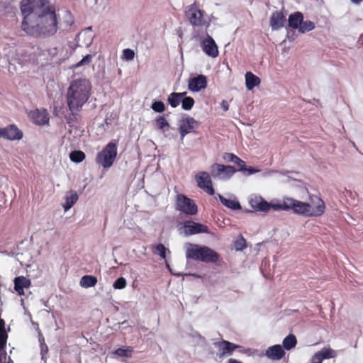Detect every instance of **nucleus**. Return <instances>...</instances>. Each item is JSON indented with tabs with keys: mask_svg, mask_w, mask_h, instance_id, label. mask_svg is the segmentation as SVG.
<instances>
[{
	"mask_svg": "<svg viewBox=\"0 0 363 363\" xmlns=\"http://www.w3.org/2000/svg\"><path fill=\"white\" fill-rule=\"evenodd\" d=\"M157 128L163 132L167 130L169 128V124L164 116H160L155 119Z\"/></svg>",
	"mask_w": 363,
	"mask_h": 363,
	"instance_id": "c756f323",
	"label": "nucleus"
},
{
	"mask_svg": "<svg viewBox=\"0 0 363 363\" xmlns=\"http://www.w3.org/2000/svg\"><path fill=\"white\" fill-rule=\"evenodd\" d=\"M70 160L74 162H81L85 158V154L82 151H73L69 155Z\"/></svg>",
	"mask_w": 363,
	"mask_h": 363,
	"instance_id": "2f4dec72",
	"label": "nucleus"
},
{
	"mask_svg": "<svg viewBox=\"0 0 363 363\" xmlns=\"http://www.w3.org/2000/svg\"><path fill=\"white\" fill-rule=\"evenodd\" d=\"M289 210L306 216H319L324 213L325 204L319 197L311 199V203L288 198Z\"/></svg>",
	"mask_w": 363,
	"mask_h": 363,
	"instance_id": "7ed1b4c3",
	"label": "nucleus"
},
{
	"mask_svg": "<svg viewBox=\"0 0 363 363\" xmlns=\"http://www.w3.org/2000/svg\"><path fill=\"white\" fill-rule=\"evenodd\" d=\"M185 250L187 259L215 263L219 258L218 254L207 246L187 242L185 244Z\"/></svg>",
	"mask_w": 363,
	"mask_h": 363,
	"instance_id": "20e7f679",
	"label": "nucleus"
},
{
	"mask_svg": "<svg viewBox=\"0 0 363 363\" xmlns=\"http://www.w3.org/2000/svg\"><path fill=\"white\" fill-rule=\"evenodd\" d=\"M207 86V78L203 74L191 76L188 79V89L192 92L204 90Z\"/></svg>",
	"mask_w": 363,
	"mask_h": 363,
	"instance_id": "ddd939ff",
	"label": "nucleus"
},
{
	"mask_svg": "<svg viewBox=\"0 0 363 363\" xmlns=\"http://www.w3.org/2000/svg\"><path fill=\"white\" fill-rule=\"evenodd\" d=\"M235 164H236L239 167V171L243 172L245 170V162L238 157H237Z\"/></svg>",
	"mask_w": 363,
	"mask_h": 363,
	"instance_id": "37998d69",
	"label": "nucleus"
},
{
	"mask_svg": "<svg viewBox=\"0 0 363 363\" xmlns=\"http://www.w3.org/2000/svg\"><path fill=\"white\" fill-rule=\"evenodd\" d=\"M14 289L18 293V295L23 296L24 295L23 289L29 288L31 285L30 279L23 277L19 276L14 279Z\"/></svg>",
	"mask_w": 363,
	"mask_h": 363,
	"instance_id": "aec40b11",
	"label": "nucleus"
},
{
	"mask_svg": "<svg viewBox=\"0 0 363 363\" xmlns=\"http://www.w3.org/2000/svg\"><path fill=\"white\" fill-rule=\"evenodd\" d=\"M184 233L186 235H195L198 233H207L208 227L205 225L194 221H186L184 223Z\"/></svg>",
	"mask_w": 363,
	"mask_h": 363,
	"instance_id": "2eb2a0df",
	"label": "nucleus"
},
{
	"mask_svg": "<svg viewBox=\"0 0 363 363\" xmlns=\"http://www.w3.org/2000/svg\"><path fill=\"white\" fill-rule=\"evenodd\" d=\"M79 284L83 288L92 287L97 284V278L91 275H84L81 278Z\"/></svg>",
	"mask_w": 363,
	"mask_h": 363,
	"instance_id": "393cba45",
	"label": "nucleus"
},
{
	"mask_svg": "<svg viewBox=\"0 0 363 363\" xmlns=\"http://www.w3.org/2000/svg\"><path fill=\"white\" fill-rule=\"evenodd\" d=\"M182 107L184 110L189 111L192 108L194 104V100L192 97H184L182 101Z\"/></svg>",
	"mask_w": 363,
	"mask_h": 363,
	"instance_id": "f704fd0d",
	"label": "nucleus"
},
{
	"mask_svg": "<svg viewBox=\"0 0 363 363\" xmlns=\"http://www.w3.org/2000/svg\"><path fill=\"white\" fill-rule=\"evenodd\" d=\"M260 172V169H255L252 167H245V170L243 171V172L246 174V175H251V174H255V173H257V172Z\"/></svg>",
	"mask_w": 363,
	"mask_h": 363,
	"instance_id": "c03bdc74",
	"label": "nucleus"
},
{
	"mask_svg": "<svg viewBox=\"0 0 363 363\" xmlns=\"http://www.w3.org/2000/svg\"><path fill=\"white\" fill-rule=\"evenodd\" d=\"M336 351L324 347L319 352L315 353L311 359V363H322L325 359H330L336 357Z\"/></svg>",
	"mask_w": 363,
	"mask_h": 363,
	"instance_id": "f3484780",
	"label": "nucleus"
},
{
	"mask_svg": "<svg viewBox=\"0 0 363 363\" xmlns=\"http://www.w3.org/2000/svg\"><path fill=\"white\" fill-rule=\"evenodd\" d=\"M210 171L213 178H218L221 180L230 179L235 172V169L233 166H225L218 163L212 164L210 167Z\"/></svg>",
	"mask_w": 363,
	"mask_h": 363,
	"instance_id": "6e6552de",
	"label": "nucleus"
},
{
	"mask_svg": "<svg viewBox=\"0 0 363 363\" xmlns=\"http://www.w3.org/2000/svg\"><path fill=\"white\" fill-rule=\"evenodd\" d=\"M286 22V16L282 11L274 12L269 21V24L273 30H277L283 28Z\"/></svg>",
	"mask_w": 363,
	"mask_h": 363,
	"instance_id": "a211bd4d",
	"label": "nucleus"
},
{
	"mask_svg": "<svg viewBox=\"0 0 363 363\" xmlns=\"http://www.w3.org/2000/svg\"><path fill=\"white\" fill-rule=\"evenodd\" d=\"M186 16L194 27L208 28L210 21L204 16V11L199 9L196 3L189 5L186 10Z\"/></svg>",
	"mask_w": 363,
	"mask_h": 363,
	"instance_id": "39448f33",
	"label": "nucleus"
},
{
	"mask_svg": "<svg viewBox=\"0 0 363 363\" xmlns=\"http://www.w3.org/2000/svg\"><path fill=\"white\" fill-rule=\"evenodd\" d=\"M133 352V349L130 346L125 347L124 348H118L112 352V355L114 357H131Z\"/></svg>",
	"mask_w": 363,
	"mask_h": 363,
	"instance_id": "a878e982",
	"label": "nucleus"
},
{
	"mask_svg": "<svg viewBox=\"0 0 363 363\" xmlns=\"http://www.w3.org/2000/svg\"><path fill=\"white\" fill-rule=\"evenodd\" d=\"M151 108L157 113H162L165 111V106L162 101H154L151 105Z\"/></svg>",
	"mask_w": 363,
	"mask_h": 363,
	"instance_id": "4c0bfd02",
	"label": "nucleus"
},
{
	"mask_svg": "<svg viewBox=\"0 0 363 363\" xmlns=\"http://www.w3.org/2000/svg\"><path fill=\"white\" fill-rule=\"evenodd\" d=\"M4 128H0V138H3L4 135Z\"/></svg>",
	"mask_w": 363,
	"mask_h": 363,
	"instance_id": "603ef678",
	"label": "nucleus"
},
{
	"mask_svg": "<svg viewBox=\"0 0 363 363\" xmlns=\"http://www.w3.org/2000/svg\"><path fill=\"white\" fill-rule=\"evenodd\" d=\"M167 101L172 108L177 107L182 101L176 95V92L170 94L168 96Z\"/></svg>",
	"mask_w": 363,
	"mask_h": 363,
	"instance_id": "e433bc0d",
	"label": "nucleus"
},
{
	"mask_svg": "<svg viewBox=\"0 0 363 363\" xmlns=\"http://www.w3.org/2000/svg\"><path fill=\"white\" fill-rule=\"evenodd\" d=\"M237 157H238V156H236L235 155H234L233 153H225L223 155V159L226 162H230L235 163V160H237Z\"/></svg>",
	"mask_w": 363,
	"mask_h": 363,
	"instance_id": "79ce46f5",
	"label": "nucleus"
},
{
	"mask_svg": "<svg viewBox=\"0 0 363 363\" xmlns=\"http://www.w3.org/2000/svg\"><path fill=\"white\" fill-rule=\"evenodd\" d=\"M314 28H315V26L312 21H303V20L298 30L301 33H303L307 31L312 30Z\"/></svg>",
	"mask_w": 363,
	"mask_h": 363,
	"instance_id": "72a5a7b5",
	"label": "nucleus"
},
{
	"mask_svg": "<svg viewBox=\"0 0 363 363\" xmlns=\"http://www.w3.org/2000/svg\"><path fill=\"white\" fill-rule=\"evenodd\" d=\"M126 284L127 283L125 279L123 277H120L114 281L113 286L116 289H123L125 287Z\"/></svg>",
	"mask_w": 363,
	"mask_h": 363,
	"instance_id": "ea45409f",
	"label": "nucleus"
},
{
	"mask_svg": "<svg viewBox=\"0 0 363 363\" xmlns=\"http://www.w3.org/2000/svg\"><path fill=\"white\" fill-rule=\"evenodd\" d=\"M213 345L218 350L219 358L231 355L233 351L239 347L238 345L224 340L216 342Z\"/></svg>",
	"mask_w": 363,
	"mask_h": 363,
	"instance_id": "4468645a",
	"label": "nucleus"
},
{
	"mask_svg": "<svg viewBox=\"0 0 363 363\" xmlns=\"http://www.w3.org/2000/svg\"><path fill=\"white\" fill-rule=\"evenodd\" d=\"M154 253H157L162 259L166 258V253H170V251L164 247L163 244H158L152 247Z\"/></svg>",
	"mask_w": 363,
	"mask_h": 363,
	"instance_id": "7c9ffc66",
	"label": "nucleus"
},
{
	"mask_svg": "<svg viewBox=\"0 0 363 363\" xmlns=\"http://www.w3.org/2000/svg\"><path fill=\"white\" fill-rule=\"evenodd\" d=\"M78 195L76 192H71L69 196H66V202L63 205L65 211H67L71 208L73 205L77 201Z\"/></svg>",
	"mask_w": 363,
	"mask_h": 363,
	"instance_id": "cd10ccee",
	"label": "nucleus"
},
{
	"mask_svg": "<svg viewBox=\"0 0 363 363\" xmlns=\"http://www.w3.org/2000/svg\"><path fill=\"white\" fill-rule=\"evenodd\" d=\"M117 155V147L114 143H108L106 147L97 154L96 161L104 168L112 166Z\"/></svg>",
	"mask_w": 363,
	"mask_h": 363,
	"instance_id": "423d86ee",
	"label": "nucleus"
},
{
	"mask_svg": "<svg viewBox=\"0 0 363 363\" xmlns=\"http://www.w3.org/2000/svg\"><path fill=\"white\" fill-rule=\"evenodd\" d=\"M285 352L280 345H275L267 348L265 356L272 360H279L284 357Z\"/></svg>",
	"mask_w": 363,
	"mask_h": 363,
	"instance_id": "6ab92c4d",
	"label": "nucleus"
},
{
	"mask_svg": "<svg viewBox=\"0 0 363 363\" xmlns=\"http://www.w3.org/2000/svg\"><path fill=\"white\" fill-rule=\"evenodd\" d=\"M220 106L225 111L229 109L228 103L225 100L222 101Z\"/></svg>",
	"mask_w": 363,
	"mask_h": 363,
	"instance_id": "de8ad7c7",
	"label": "nucleus"
},
{
	"mask_svg": "<svg viewBox=\"0 0 363 363\" xmlns=\"http://www.w3.org/2000/svg\"><path fill=\"white\" fill-rule=\"evenodd\" d=\"M91 94V84L89 80L79 78L73 80L67 91V104L69 111L74 113L81 110Z\"/></svg>",
	"mask_w": 363,
	"mask_h": 363,
	"instance_id": "f03ea898",
	"label": "nucleus"
},
{
	"mask_svg": "<svg viewBox=\"0 0 363 363\" xmlns=\"http://www.w3.org/2000/svg\"><path fill=\"white\" fill-rule=\"evenodd\" d=\"M186 92H182V93H177V92H176V95H177V97H179V99L181 101H182V99H183L184 97H186V96H186Z\"/></svg>",
	"mask_w": 363,
	"mask_h": 363,
	"instance_id": "09e8293b",
	"label": "nucleus"
},
{
	"mask_svg": "<svg viewBox=\"0 0 363 363\" xmlns=\"http://www.w3.org/2000/svg\"><path fill=\"white\" fill-rule=\"evenodd\" d=\"M30 116L33 123L38 125H45L49 121L48 113L45 110L40 111L37 109L31 112Z\"/></svg>",
	"mask_w": 363,
	"mask_h": 363,
	"instance_id": "4be33fe9",
	"label": "nucleus"
},
{
	"mask_svg": "<svg viewBox=\"0 0 363 363\" xmlns=\"http://www.w3.org/2000/svg\"><path fill=\"white\" fill-rule=\"evenodd\" d=\"M135 57V52L129 48L125 49L123 51L122 58L126 61L133 60Z\"/></svg>",
	"mask_w": 363,
	"mask_h": 363,
	"instance_id": "58836bf2",
	"label": "nucleus"
},
{
	"mask_svg": "<svg viewBox=\"0 0 363 363\" xmlns=\"http://www.w3.org/2000/svg\"><path fill=\"white\" fill-rule=\"evenodd\" d=\"M228 363H242L240 361H238L235 359H230L228 362Z\"/></svg>",
	"mask_w": 363,
	"mask_h": 363,
	"instance_id": "8fccbe9b",
	"label": "nucleus"
},
{
	"mask_svg": "<svg viewBox=\"0 0 363 363\" xmlns=\"http://www.w3.org/2000/svg\"><path fill=\"white\" fill-rule=\"evenodd\" d=\"M260 84V79L251 72L245 74V85L248 90H252L254 87Z\"/></svg>",
	"mask_w": 363,
	"mask_h": 363,
	"instance_id": "5701e85b",
	"label": "nucleus"
},
{
	"mask_svg": "<svg viewBox=\"0 0 363 363\" xmlns=\"http://www.w3.org/2000/svg\"><path fill=\"white\" fill-rule=\"evenodd\" d=\"M200 44L203 51L208 56L213 58L218 56V48L215 40L208 33L205 37L201 38Z\"/></svg>",
	"mask_w": 363,
	"mask_h": 363,
	"instance_id": "9d476101",
	"label": "nucleus"
},
{
	"mask_svg": "<svg viewBox=\"0 0 363 363\" xmlns=\"http://www.w3.org/2000/svg\"><path fill=\"white\" fill-rule=\"evenodd\" d=\"M21 11L23 15L21 28L32 36H51L57 31L55 9L47 0H22Z\"/></svg>",
	"mask_w": 363,
	"mask_h": 363,
	"instance_id": "f257e3e1",
	"label": "nucleus"
},
{
	"mask_svg": "<svg viewBox=\"0 0 363 363\" xmlns=\"http://www.w3.org/2000/svg\"><path fill=\"white\" fill-rule=\"evenodd\" d=\"M195 180L197 186L208 193L209 195H213L215 191L213 188L212 181L210 174L205 171L198 172L195 175Z\"/></svg>",
	"mask_w": 363,
	"mask_h": 363,
	"instance_id": "1a4fd4ad",
	"label": "nucleus"
},
{
	"mask_svg": "<svg viewBox=\"0 0 363 363\" xmlns=\"http://www.w3.org/2000/svg\"><path fill=\"white\" fill-rule=\"evenodd\" d=\"M218 198L220 202L225 206L226 207L233 209V210H238L241 208V206L240 203L235 200L227 199L223 196L218 194Z\"/></svg>",
	"mask_w": 363,
	"mask_h": 363,
	"instance_id": "bb28decb",
	"label": "nucleus"
},
{
	"mask_svg": "<svg viewBox=\"0 0 363 363\" xmlns=\"http://www.w3.org/2000/svg\"><path fill=\"white\" fill-rule=\"evenodd\" d=\"M245 240L242 238L235 242L237 250H242L245 247Z\"/></svg>",
	"mask_w": 363,
	"mask_h": 363,
	"instance_id": "a18cd8bd",
	"label": "nucleus"
},
{
	"mask_svg": "<svg viewBox=\"0 0 363 363\" xmlns=\"http://www.w3.org/2000/svg\"><path fill=\"white\" fill-rule=\"evenodd\" d=\"M197 125V121L192 117L184 116L179 121V130L181 140H183L185 135L191 133Z\"/></svg>",
	"mask_w": 363,
	"mask_h": 363,
	"instance_id": "9b49d317",
	"label": "nucleus"
},
{
	"mask_svg": "<svg viewBox=\"0 0 363 363\" xmlns=\"http://www.w3.org/2000/svg\"><path fill=\"white\" fill-rule=\"evenodd\" d=\"M3 138L13 140H20L23 137L22 132L15 125H11L4 128Z\"/></svg>",
	"mask_w": 363,
	"mask_h": 363,
	"instance_id": "412c9836",
	"label": "nucleus"
},
{
	"mask_svg": "<svg viewBox=\"0 0 363 363\" xmlns=\"http://www.w3.org/2000/svg\"><path fill=\"white\" fill-rule=\"evenodd\" d=\"M274 209V210H289V204H288V198H286L283 200V202L282 203H277V204H274V203H269V211L270 209Z\"/></svg>",
	"mask_w": 363,
	"mask_h": 363,
	"instance_id": "473e14b6",
	"label": "nucleus"
},
{
	"mask_svg": "<svg viewBox=\"0 0 363 363\" xmlns=\"http://www.w3.org/2000/svg\"><path fill=\"white\" fill-rule=\"evenodd\" d=\"M63 18V25L65 26V28L70 27L74 22V17L69 11L65 12Z\"/></svg>",
	"mask_w": 363,
	"mask_h": 363,
	"instance_id": "c9c22d12",
	"label": "nucleus"
},
{
	"mask_svg": "<svg viewBox=\"0 0 363 363\" xmlns=\"http://www.w3.org/2000/svg\"><path fill=\"white\" fill-rule=\"evenodd\" d=\"M92 59L91 55H87L85 57H84L77 65L76 67H80L85 65H89Z\"/></svg>",
	"mask_w": 363,
	"mask_h": 363,
	"instance_id": "a19ab883",
	"label": "nucleus"
},
{
	"mask_svg": "<svg viewBox=\"0 0 363 363\" xmlns=\"http://www.w3.org/2000/svg\"><path fill=\"white\" fill-rule=\"evenodd\" d=\"M352 3L355 4H360L363 0H350Z\"/></svg>",
	"mask_w": 363,
	"mask_h": 363,
	"instance_id": "3c124183",
	"label": "nucleus"
},
{
	"mask_svg": "<svg viewBox=\"0 0 363 363\" xmlns=\"http://www.w3.org/2000/svg\"><path fill=\"white\" fill-rule=\"evenodd\" d=\"M7 337L4 320L0 318V363H13L11 357H7L5 352Z\"/></svg>",
	"mask_w": 363,
	"mask_h": 363,
	"instance_id": "f8f14e48",
	"label": "nucleus"
},
{
	"mask_svg": "<svg viewBox=\"0 0 363 363\" xmlns=\"http://www.w3.org/2000/svg\"><path fill=\"white\" fill-rule=\"evenodd\" d=\"M48 352V348L46 345H41V354H42V359H45V354H46Z\"/></svg>",
	"mask_w": 363,
	"mask_h": 363,
	"instance_id": "49530a36",
	"label": "nucleus"
},
{
	"mask_svg": "<svg viewBox=\"0 0 363 363\" xmlns=\"http://www.w3.org/2000/svg\"><path fill=\"white\" fill-rule=\"evenodd\" d=\"M249 203L255 211L267 213L269 211V203L260 196H252L250 198Z\"/></svg>",
	"mask_w": 363,
	"mask_h": 363,
	"instance_id": "dca6fc26",
	"label": "nucleus"
},
{
	"mask_svg": "<svg viewBox=\"0 0 363 363\" xmlns=\"http://www.w3.org/2000/svg\"><path fill=\"white\" fill-rule=\"evenodd\" d=\"M175 209L189 216L195 215L198 211L196 203L182 194H178L176 197Z\"/></svg>",
	"mask_w": 363,
	"mask_h": 363,
	"instance_id": "0eeeda50",
	"label": "nucleus"
},
{
	"mask_svg": "<svg viewBox=\"0 0 363 363\" xmlns=\"http://www.w3.org/2000/svg\"><path fill=\"white\" fill-rule=\"evenodd\" d=\"M303 20V14L298 11L295 12L289 17V26L294 29L299 28Z\"/></svg>",
	"mask_w": 363,
	"mask_h": 363,
	"instance_id": "b1692460",
	"label": "nucleus"
},
{
	"mask_svg": "<svg viewBox=\"0 0 363 363\" xmlns=\"http://www.w3.org/2000/svg\"><path fill=\"white\" fill-rule=\"evenodd\" d=\"M297 343L296 337L294 335H289L283 340V346L286 350L294 348Z\"/></svg>",
	"mask_w": 363,
	"mask_h": 363,
	"instance_id": "c85d7f7f",
	"label": "nucleus"
}]
</instances>
